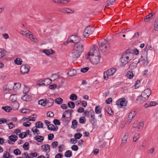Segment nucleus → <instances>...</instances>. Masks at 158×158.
Returning <instances> with one entry per match:
<instances>
[{
    "instance_id": "1",
    "label": "nucleus",
    "mask_w": 158,
    "mask_h": 158,
    "mask_svg": "<svg viewBox=\"0 0 158 158\" xmlns=\"http://www.w3.org/2000/svg\"><path fill=\"white\" fill-rule=\"evenodd\" d=\"M129 52H130L129 50H126L120 58L122 66H125L131 60L132 56L129 54Z\"/></svg>"
},
{
    "instance_id": "2",
    "label": "nucleus",
    "mask_w": 158,
    "mask_h": 158,
    "mask_svg": "<svg viewBox=\"0 0 158 158\" xmlns=\"http://www.w3.org/2000/svg\"><path fill=\"white\" fill-rule=\"evenodd\" d=\"M54 100L52 98H48V99L44 98L40 100L39 101L38 104L43 106H45L48 104L47 105L48 107L52 106L54 103Z\"/></svg>"
},
{
    "instance_id": "3",
    "label": "nucleus",
    "mask_w": 158,
    "mask_h": 158,
    "mask_svg": "<svg viewBox=\"0 0 158 158\" xmlns=\"http://www.w3.org/2000/svg\"><path fill=\"white\" fill-rule=\"evenodd\" d=\"M147 46L148 45H147L146 47L143 49L144 52L142 53L141 56V58L142 59L141 61L143 62L144 65H147L149 63L148 60V49L147 48Z\"/></svg>"
},
{
    "instance_id": "4",
    "label": "nucleus",
    "mask_w": 158,
    "mask_h": 158,
    "mask_svg": "<svg viewBox=\"0 0 158 158\" xmlns=\"http://www.w3.org/2000/svg\"><path fill=\"white\" fill-rule=\"evenodd\" d=\"M94 31V27H91L89 25L84 29L83 32V35L85 38L88 37L90 35L92 34Z\"/></svg>"
},
{
    "instance_id": "5",
    "label": "nucleus",
    "mask_w": 158,
    "mask_h": 158,
    "mask_svg": "<svg viewBox=\"0 0 158 158\" xmlns=\"http://www.w3.org/2000/svg\"><path fill=\"white\" fill-rule=\"evenodd\" d=\"M107 43V41L106 40H104L102 42H99V48L102 52L104 53V55H106L108 53V52H106L107 47L106 45Z\"/></svg>"
},
{
    "instance_id": "6",
    "label": "nucleus",
    "mask_w": 158,
    "mask_h": 158,
    "mask_svg": "<svg viewBox=\"0 0 158 158\" xmlns=\"http://www.w3.org/2000/svg\"><path fill=\"white\" fill-rule=\"evenodd\" d=\"M30 68V67L28 65H22L20 68V72L23 74H27L29 72Z\"/></svg>"
},
{
    "instance_id": "7",
    "label": "nucleus",
    "mask_w": 158,
    "mask_h": 158,
    "mask_svg": "<svg viewBox=\"0 0 158 158\" xmlns=\"http://www.w3.org/2000/svg\"><path fill=\"white\" fill-rule=\"evenodd\" d=\"M73 49L82 53L84 51V48L83 44L80 42L74 44Z\"/></svg>"
},
{
    "instance_id": "8",
    "label": "nucleus",
    "mask_w": 158,
    "mask_h": 158,
    "mask_svg": "<svg viewBox=\"0 0 158 158\" xmlns=\"http://www.w3.org/2000/svg\"><path fill=\"white\" fill-rule=\"evenodd\" d=\"M151 89H147L142 92L141 95L143 98L144 100H147L151 95Z\"/></svg>"
},
{
    "instance_id": "9",
    "label": "nucleus",
    "mask_w": 158,
    "mask_h": 158,
    "mask_svg": "<svg viewBox=\"0 0 158 158\" xmlns=\"http://www.w3.org/2000/svg\"><path fill=\"white\" fill-rule=\"evenodd\" d=\"M92 52V56H100V52L98 48L96 45H94V47L90 50Z\"/></svg>"
},
{
    "instance_id": "10",
    "label": "nucleus",
    "mask_w": 158,
    "mask_h": 158,
    "mask_svg": "<svg viewBox=\"0 0 158 158\" xmlns=\"http://www.w3.org/2000/svg\"><path fill=\"white\" fill-rule=\"evenodd\" d=\"M65 113L64 112L61 118V120L63 121V123L64 125H67L71 119V117H70V116L69 115V117H66Z\"/></svg>"
},
{
    "instance_id": "11",
    "label": "nucleus",
    "mask_w": 158,
    "mask_h": 158,
    "mask_svg": "<svg viewBox=\"0 0 158 158\" xmlns=\"http://www.w3.org/2000/svg\"><path fill=\"white\" fill-rule=\"evenodd\" d=\"M127 102H126V99L125 98H122L119 99L116 102V104L119 106L120 107H125L127 105Z\"/></svg>"
},
{
    "instance_id": "12",
    "label": "nucleus",
    "mask_w": 158,
    "mask_h": 158,
    "mask_svg": "<svg viewBox=\"0 0 158 158\" xmlns=\"http://www.w3.org/2000/svg\"><path fill=\"white\" fill-rule=\"evenodd\" d=\"M92 57L90 59V62L94 64H97L100 61L101 55L98 56H92Z\"/></svg>"
},
{
    "instance_id": "13",
    "label": "nucleus",
    "mask_w": 158,
    "mask_h": 158,
    "mask_svg": "<svg viewBox=\"0 0 158 158\" xmlns=\"http://www.w3.org/2000/svg\"><path fill=\"white\" fill-rule=\"evenodd\" d=\"M81 53V52L73 49L72 52V56L73 58L77 59L80 56Z\"/></svg>"
},
{
    "instance_id": "14",
    "label": "nucleus",
    "mask_w": 158,
    "mask_h": 158,
    "mask_svg": "<svg viewBox=\"0 0 158 158\" xmlns=\"http://www.w3.org/2000/svg\"><path fill=\"white\" fill-rule=\"evenodd\" d=\"M41 148L43 151L48 153L50 151V146L48 144H44L42 145Z\"/></svg>"
},
{
    "instance_id": "15",
    "label": "nucleus",
    "mask_w": 158,
    "mask_h": 158,
    "mask_svg": "<svg viewBox=\"0 0 158 158\" xmlns=\"http://www.w3.org/2000/svg\"><path fill=\"white\" fill-rule=\"evenodd\" d=\"M129 50V51L130 52H128L129 54L132 57V56L133 55V53H134L135 55H138L139 54V51L136 48H134L133 50L130 48H129L126 50Z\"/></svg>"
},
{
    "instance_id": "16",
    "label": "nucleus",
    "mask_w": 158,
    "mask_h": 158,
    "mask_svg": "<svg viewBox=\"0 0 158 158\" xmlns=\"http://www.w3.org/2000/svg\"><path fill=\"white\" fill-rule=\"evenodd\" d=\"M158 103H157L155 102H148L144 105V107L147 108L148 107H151L154 106L158 105Z\"/></svg>"
},
{
    "instance_id": "17",
    "label": "nucleus",
    "mask_w": 158,
    "mask_h": 158,
    "mask_svg": "<svg viewBox=\"0 0 158 158\" xmlns=\"http://www.w3.org/2000/svg\"><path fill=\"white\" fill-rule=\"evenodd\" d=\"M11 106H12L13 110H17L19 108V104L17 101L11 102Z\"/></svg>"
},
{
    "instance_id": "18",
    "label": "nucleus",
    "mask_w": 158,
    "mask_h": 158,
    "mask_svg": "<svg viewBox=\"0 0 158 158\" xmlns=\"http://www.w3.org/2000/svg\"><path fill=\"white\" fill-rule=\"evenodd\" d=\"M72 38V40H73V43L76 44V43H79L81 40V38L78 36L74 35L71 36Z\"/></svg>"
},
{
    "instance_id": "19",
    "label": "nucleus",
    "mask_w": 158,
    "mask_h": 158,
    "mask_svg": "<svg viewBox=\"0 0 158 158\" xmlns=\"http://www.w3.org/2000/svg\"><path fill=\"white\" fill-rule=\"evenodd\" d=\"M76 70L74 69H70L69 71L67 73V74L69 76L72 77L76 75Z\"/></svg>"
},
{
    "instance_id": "20",
    "label": "nucleus",
    "mask_w": 158,
    "mask_h": 158,
    "mask_svg": "<svg viewBox=\"0 0 158 158\" xmlns=\"http://www.w3.org/2000/svg\"><path fill=\"white\" fill-rule=\"evenodd\" d=\"M116 71V69L112 68L108 69L106 71L107 73H108V75H109V76H110L111 75H113L115 73Z\"/></svg>"
},
{
    "instance_id": "21",
    "label": "nucleus",
    "mask_w": 158,
    "mask_h": 158,
    "mask_svg": "<svg viewBox=\"0 0 158 158\" xmlns=\"http://www.w3.org/2000/svg\"><path fill=\"white\" fill-rule=\"evenodd\" d=\"M34 139L38 142H41L44 140V138L43 136L38 135L34 137Z\"/></svg>"
},
{
    "instance_id": "22",
    "label": "nucleus",
    "mask_w": 158,
    "mask_h": 158,
    "mask_svg": "<svg viewBox=\"0 0 158 158\" xmlns=\"http://www.w3.org/2000/svg\"><path fill=\"white\" fill-rule=\"evenodd\" d=\"M17 98L16 94H11L10 95L9 100L12 102H17Z\"/></svg>"
},
{
    "instance_id": "23",
    "label": "nucleus",
    "mask_w": 158,
    "mask_h": 158,
    "mask_svg": "<svg viewBox=\"0 0 158 158\" xmlns=\"http://www.w3.org/2000/svg\"><path fill=\"white\" fill-rule=\"evenodd\" d=\"M62 12L64 13H73L74 12V11L70 9L69 8H65L63 9L62 10Z\"/></svg>"
},
{
    "instance_id": "24",
    "label": "nucleus",
    "mask_w": 158,
    "mask_h": 158,
    "mask_svg": "<svg viewBox=\"0 0 158 158\" xmlns=\"http://www.w3.org/2000/svg\"><path fill=\"white\" fill-rule=\"evenodd\" d=\"M31 95L25 94L21 97V99L23 101H28L29 99L31 98Z\"/></svg>"
},
{
    "instance_id": "25",
    "label": "nucleus",
    "mask_w": 158,
    "mask_h": 158,
    "mask_svg": "<svg viewBox=\"0 0 158 158\" xmlns=\"http://www.w3.org/2000/svg\"><path fill=\"white\" fill-rule=\"evenodd\" d=\"M14 85L13 88V89L15 90L19 89L21 87V84L20 83H15Z\"/></svg>"
},
{
    "instance_id": "26",
    "label": "nucleus",
    "mask_w": 158,
    "mask_h": 158,
    "mask_svg": "<svg viewBox=\"0 0 158 158\" xmlns=\"http://www.w3.org/2000/svg\"><path fill=\"white\" fill-rule=\"evenodd\" d=\"M138 63H135L133 62L131 64L128 68V69L130 70H132L136 68L137 66Z\"/></svg>"
},
{
    "instance_id": "27",
    "label": "nucleus",
    "mask_w": 158,
    "mask_h": 158,
    "mask_svg": "<svg viewBox=\"0 0 158 158\" xmlns=\"http://www.w3.org/2000/svg\"><path fill=\"white\" fill-rule=\"evenodd\" d=\"M127 137L128 135H126L125 134L123 137L122 139V143L120 145L121 147L123 146L124 145L125 143H126L127 139Z\"/></svg>"
},
{
    "instance_id": "28",
    "label": "nucleus",
    "mask_w": 158,
    "mask_h": 158,
    "mask_svg": "<svg viewBox=\"0 0 158 158\" xmlns=\"http://www.w3.org/2000/svg\"><path fill=\"white\" fill-rule=\"evenodd\" d=\"M89 121L90 123L93 126H96L97 124V120L95 117L93 118L89 119Z\"/></svg>"
},
{
    "instance_id": "29",
    "label": "nucleus",
    "mask_w": 158,
    "mask_h": 158,
    "mask_svg": "<svg viewBox=\"0 0 158 158\" xmlns=\"http://www.w3.org/2000/svg\"><path fill=\"white\" fill-rule=\"evenodd\" d=\"M136 115L135 111V110H132L129 114L127 118H130V119H133V118Z\"/></svg>"
},
{
    "instance_id": "30",
    "label": "nucleus",
    "mask_w": 158,
    "mask_h": 158,
    "mask_svg": "<svg viewBox=\"0 0 158 158\" xmlns=\"http://www.w3.org/2000/svg\"><path fill=\"white\" fill-rule=\"evenodd\" d=\"M106 110L108 113V114L111 115L113 114V112L111 108L109 106H108L106 107Z\"/></svg>"
},
{
    "instance_id": "31",
    "label": "nucleus",
    "mask_w": 158,
    "mask_h": 158,
    "mask_svg": "<svg viewBox=\"0 0 158 158\" xmlns=\"http://www.w3.org/2000/svg\"><path fill=\"white\" fill-rule=\"evenodd\" d=\"M154 30L155 31H158V17L155 19L154 22Z\"/></svg>"
},
{
    "instance_id": "32",
    "label": "nucleus",
    "mask_w": 158,
    "mask_h": 158,
    "mask_svg": "<svg viewBox=\"0 0 158 158\" xmlns=\"http://www.w3.org/2000/svg\"><path fill=\"white\" fill-rule=\"evenodd\" d=\"M52 80L48 78H47L44 79L42 82H44L45 84V85L48 86L51 84L52 82Z\"/></svg>"
},
{
    "instance_id": "33",
    "label": "nucleus",
    "mask_w": 158,
    "mask_h": 158,
    "mask_svg": "<svg viewBox=\"0 0 158 158\" xmlns=\"http://www.w3.org/2000/svg\"><path fill=\"white\" fill-rule=\"evenodd\" d=\"M36 128H43V124L40 121L37 122L35 124Z\"/></svg>"
},
{
    "instance_id": "34",
    "label": "nucleus",
    "mask_w": 158,
    "mask_h": 158,
    "mask_svg": "<svg viewBox=\"0 0 158 158\" xmlns=\"http://www.w3.org/2000/svg\"><path fill=\"white\" fill-rule=\"evenodd\" d=\"M101 112L102 109L101 108L100 106H98L95 107V112L96 114L101 113Z\"/></svg>"
},
{
    "instance_id": "35",
    "label": "nucleus",
    "mask_w": 158,
    "mask_h": 158,
    "mask_svg": "<svg viewBox=\"0 0 158 158\" xmlns=\"http://www.w3.org/2000/svg\"><path fill=\"white\" fill-rule=\"evenodd\" d=\"M127 76L129 79H132L134 77V74L132 71H128L127 74Z\"/></svg>"
},
{
    "instance_id": "36",
    "label": "nucleus",
    "mask_w": 158,
    "mask_h": 158,
    "mask_svg": "<svg viewBox=\"0 0 158 158\" xmlns=\"http://www.w3.org/2000/svg\"><path fill=\"white\" fill-rule=\"evenodd\" d=\"M15 63L18 65H21L22 64V60L20 58H16L14 60Z\"/></svg>"
},
{
    "instance_id": "37",
    "label": "nucleus",
    "mask_w": 158,
    "mask_h": 158,
    "mask_svg": "<svg viewBox=\"0 0 158 158\" xmlns=\"http://www.w3.org/2000/svg\"><path fill=\"white\" fill-rule=\"evenodd\" d=\"M72 153L70 150L67 151L64 153V156L66 157H70L72 156Z\"/></svg>"
},
{
    "instance_id": "38",
    "label": "nucleus",
    "mask_w": 158,
    "mask_h": 158,
    "mask_svg": "<svg viewBox=\"0 0 158 158\" xmlns=\"http://www.w3.org/2000/svg\"><path fill=\"white\" fill-rule=\"evenodd\" d=\"M78 125V123L76 120H73L72 121V124L71 125V128L75 129L77 127Z\"/></svg>"
},
{
    "instance_id": "39",
    "label": "nucleus",
    "mask_w": 158,
    "mask_h": 158,
    "mask_svg": "<svg viewBox=\"0 0 158 158\" xmlns=\"http://www.w3.org/2000/svg\"><path fill=\"white\" fill-rule=\"evenodd\" d=\"M68 106L71 109L74 108L75 107V103L73 102L69 101V102L68 104Z\"/></svg>"
},
{
    "instance_id": "40",
    "label": "nucleus",
    "mask_w": 158,
    "mask_h": 158,
    "mask_svg": "<svg viewBox=\"0 0 158 158\" xmlns=\"http://www.w3.org/2000/svg\"><path fill=\"white\" fill-rule=\"evenodd\" d=\"M55 102L57 104L60 105L63 103V100L60 98H58L55 100Z\"/></svg>"
},
{
    "instance_id": "41",
    "label": "nucleus",
    "mask_w": 158,
    "mask_h": 158,
    "mask_svg": "<svg viewBox=\"0 0 158 158\" xmlns=\"http://www.w3.org/2000/svg\"><path fill=\"white\" fill-rule=\"evenodd\" d=\"M70 99L72 101L76 100L77 99V97L75 94H71L69 97Z\"/></svg>"
},
{
    "instance_id": "42",
    "label": "nucleus",
    "mask_w": 158,
    "mask_h": 158,
    "mask_svg": "<svg viewBox=\"0 0 158 158\" xmlns=\"http://www.w3.org/2000/svg\"><path fill=\"white\" fill-rule=\"evenodd\" d=\"M35 127H34L31 129V131L33 132L34 135H35V134L39 135L40 134V131L39 130L37 129V128H35L34 129V128Z\"/></svg>"
},
{
    "instance_id": "43",
    "label": "nucleus",
    "mask_w": 158,
    "mask_h": 158,
    "mask_svg": "<svg viewBox=\"0 0 158 158\" xmlns=\"http://www.w3.org/2000/svg\"><path fill=\"white\" fill-rule=\"evenodd\" d=\"M136 100L137 101H139V102L140 103H143L144 101H146L144 100V99H143V98L142 96H141V95L138 96L136 99Z\"/></svg>"
},
{
    "instance_id": "44",
    "label": "nucleus",
    "mask_w": 158,
    "mask_h": 158,
    "mask_svg": "<svg viewBox=\"0 0 158 158\" xmlns=\"http://www.w3.org/2000/svg\"><path fill=\"white\" fill-rule=\"evenodd\" d=\"M29 143L28 142H26L23 145V148L24 150H27L29 149Z\"/></svg>"
},
{
    "instance_id": "45",
    "label": "nucleus",
    "mask_w": 158,
    "mask_h": 158,
    "mask_svg": "<svg viewBox=\"0 0 158 158\" xmlns=\"http://www.w3.org/2000/svg\"><path fill=\"white\" fill-rule=\"evenodd\" d=\"M0 59L4 56L5 55V50L4 49L0 48Z\"/></svg>"
},
{
    "instance_id": "46",
    "label": "nucleus",
    "mask_w": 158,
    "mask_h": 158,
    "mask_svg": "<svg viewBox=\"0 0 158 158\" xmlns=\"http://www.w3.org/2000/svg\"><path fill=\"white\" fill-rule=\"evenodd\" d=\"M86 119L84 117H81L79 119V123L81 124H84L85 123Z\"/></svg>"
},
{
    "instance_id": "47",
    "label": "nucleus",
    "mask_w": 158,
    "mask_h": 158,
    "mask_svg": "<svg viewBox=\"0 0 158 158\" xmlns=\"http://www.w3.org/2000/svg\"><path fill=\"white\" fill-rule=\"evenodd\" d=\"M31 110L27 109H22L20 110V111L23 113H27L30 112Z\"/></svg>"
},
{
    "instance_id": "48",
    "label": "nucleus",
    "mask_w": 158,
    "mask_h": 158,
    "mask_svg": "<svg viewBox=\"0 0 158 158\" xmlns=\"http://www.w3.org/2000/svg\"><path fill=\"white\" fill-rule=\"evenodd\" d=\"M139 134L138 133H135L133 137V141L134 142H135L139 138Z\"/></svg>"
},
{
    "instance_id": "49",
    "label": "nucleus",
    "mask_w": 158,
    "mask_h": 158,
    "mask_svg": "<svg viewBox=\"0 0 158 158\" xmlns=\"http://www.w3.org/2000/svg\"><path fill=\"white\" fill-rule=\"evenodd\" d=\"M13 153L16 156L20 155L21 153V151L18 149L14 150L13 151Z\"/></svg>"
},
{
    "instance_id": "50",
    "label": "nucleus",
    "mask_w": 158,
    "mask_h": 158,
    "mask_svg": "<svg viewBox=\"0 0 158 158\" xmlns=\"http://www.w3.org/2000/svg\"><path fill=\"white\" fill-rule=\"evenodd\" d=\"M82 136V134L80 133H76L74 135L75 139H79Z\"/></svg>"
},
{
    "instance_id": "51",
    "label": "nucleus",
    "mask_w": 158,
    "mask_h": 158,
    "mask_svg": "<svg viewBox=\"0 0 158 158\" xmlns=\"http://www.w3.org/2000/svg\"><path fill=\"white\" fill-rule=\"evenodd\" d=\"M24 85V87L23 91V93L24 94H27V92L29 91V89L27 87L26 85Z\"/></svg>"
},
{
    "instance_id": "52",
    "label": "nucleus",
    "mask_w": 158,
    "mask_h": 158,
    "mask_svg": "<svg viewBox=\"0 0 158 158\" xmlns=\"http://www.w3.org/2000/svg\"><path fill=\"white\" fill-rule=\"evenodd\" d=\"M19 137L21 139H23L27 136V134L25 132H22L19 135Z\"/></svg>"
},
{
    "instance_id": "53",
    "label": "nucleus",
    "mask_w": 158,
    "mask_h": 158,
    "mask_svg": "<svg viewBox=\"0 0 158 158\" xmlns=\"http://www.w3.org/2000/svg\"><path fill=\"white\" fill-rule=\"evenodd\" d=\"M116 0H108L107 2V6H110L112 5Z\"/></svg>"
},
{
    "instance_id": "54",
    "label": "nucleus",
    "mask_w": 158,
    "mask_h": 158,
    "mask_svg": "<svg viewBox=\"0 0 158 158\" xmlns=\"http://www.w3.org/2000/svg\"><path fill=\"white\" fill-rule=\"evenodd\" d=\"M53 123L56 125H60V122L59 120L56 119H55L53 120Z\"/></svg>"
},
{
    "instance_id": "55",
    "label": "nucleus",
    "mask_w": 158,
    "mask_h": 158,
    "mask_svg": "<svg viewBox=\"0 0 158 158\" xmlns=\"http://www.w3.org/2000/svg\"><path fill=\"white\" fill-rule=\"evenodd\" d=\"M89 69V67H86L85 68H83L81 69V72L83 73L87 72Z\"/></svg>"
},
{
    "instance_id": "56",
    "label": "nucleus",
    "mask_w": 158,
    "mask_h": 158,
    "mask_svg": "<svg viewBox=\"0 0 158 158\" xmlns=\"http://www.w3.org/2000/svg\"><path fill=\"white\" fill-rule=\"evenodd\" d=\"M74 112V111L72 109L70 110H65L64 112V113H66V114L67 113H69V116H70V117H71L72 116V112Z\"/></svg>"
},
{
    "instance_id": "57",
    "label": "nucleus",
    "mask_w": 158,
    "mask_h": 158,
    "mask_svg": "<svg viewBox=\"0 0 158 158\" xmlns=\"http://www.w3.org/2000/svg\"><path fill=\"white\" fill-rule=\"evenodd\" d=\"M9 139L8 140V143L10 144L11 143L10 142H15V141L14 140V138L12 137L11 135L9 136Z\"/></svg>"
},
{
    "instance_id": "58",
    "label": "nucleus",
    "mask_w": 158,
    "mask_h": 158,
    "mask_svg": "<svg viewBox=\"0 0 158 158\" xmlns=\"http://www.w3.org/2000/svg\"><path fill=\"white\" fill-rule=\"evenodd\" d=\"M57 85L56 84L50 85L49 86V88L51 89L54 90L57 87Z\"/></svg>"
},
{
    "instance_id": "59",
    "label": "nucleus",
    "mask_w": 158,
    "mask_h": 158,
    "mask_svg": "<svg viewBox=\"0 0 158 158\" xmlns=\"http://www.w3.org/2000/svg\"><path fill=\"white\" fill-rule=\"evenodd\" d=\"M89 113H89L88 110H86L84 112L83 114L85 116L90 118Z\"/></svg>"
},
{
    "instance_id": "60",
    "label": "nucleus",
    "mask_w": 158,
    "mask_h": 158,
    "mask_svg": "<svg viewBox=\"0 0 158 158\" xmlns=\"http://www.w3.org/2000/svg\"><path fill=\"white\" fill-rule=\"evenodd\" d=\"M47 115L48 117H52L53 116L54 114L52 112L49 111L47 113Z\"/></svg>"
},
{
    "instance_id": "61",
    "label": "nucleus",
    "mask_w": 158,
    "mask_h": 158,
    "mask_svg": "<svg viewBox=\"0 0 158 158\" xmlns=\"http://www.w3.org/2000/svg\"><path fill=\"white\" fill-rule=\"evenodd\" d=\"M29 155L31 156V158L33 157H36L37 156V153L36 152H35L34 153L31 152L29 154Z\"/></svg>"
},
{
    "instance_id": "62",
    "label": "nucleus",
    "mask_w": 158,
    "mask_h": 158,
    "mask_svg": "<svg viewBox=\"0 0 158 158\" xmlns=\"http://www.w3.org/2000/svg\"><path fill=\"white\" fill-rule=\"evenodd\" d=\"M72 149L74 151H77L78 149V146L76 145H73L71 147Z\"/></svg>"
},
{
    "instance_id": "63",
    "label": "nucleus",
    "mask_w": 158,
    "mask_h": 158,
    "mask_svg": "<svg viewBox=\"0 0 158 158\" xmlns=\"http://www.w3.org/2000/svg\"><path fill=\"white\" fill-rule=\"evenodd\" d=\"M31 124V123L28 121L25 122L23 123V126L25 127H29Z\"/></svg>"
},
{
    "instance_id": "64",
    "label": "nucleus",
    "mask_w": 158,
    "mask_h": 158,
    "mask_svg": "<svg viewBox=\"0 0 158 158\" xmlns=\"http://www.w3.org/2000/svg\"><path fill=\"white\" fill-rule=\"evenodd\" d=\"M43 52L47 56H49L51 54L50 51L48 49L43 50Z\"/></svg>"
}]
</instances>
